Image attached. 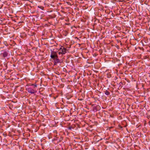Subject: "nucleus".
Returning a JSON list of instances; mask_svg holds the SVG:
<instances>
[{
  "label": "nucleus",
  "mask_w": 150,
  "mask_h": 150,
  "mask_svg": "<svg viewBox=\"0 0 150 150\" xmlns=\"http://www.w3.org/2000/svg\"><path fill=\"white\" fill-rule=\"evenodd\" d=\"M34 86H35V87H36V86H36V85H34Z\"/></svg>",
  "instance_id": "obj_6"
},
{
  "label": "nucleus",
  "mask_w": 150,
  "mask_h": 150,
  "mask_svg": "<svg viewBox=\"0 0 150 150\" xmlns=\"http://www.w3.org/2000/svg\"><path fill=\"white\" fill-rule=\"evenodd\" d=\"M28 91L29 93L31 94L34 93L36 92L34 89H33V88L31 87H29L28 88Z\"/></svg>",
  "instance_id": "obj_3"
},
{
  "label": "nucleus",
  "mask_w": 150,
  "mask_h": 150,
  "mask_svg": "<svg viewBox=\"0 0 150 150\" xmlns=\"http://www.w3.org/2000/svg\"><path fill=\"white\" fill-rule=\"evenodd\" d=\"M8 51H3V53H2V54L4 57H5L7 56L8 54Z\"/></svg>",
  "instance_id": "obj_4"
},
{
  "label": "nucleus",
  "mask_w": 150,
  "mask_h": 150,
  "mask_svg": "<svg viewBox=\"0 0 150 150\" xmlns=\"http://www.w3.org/2000/svg\"><path fill=\"white\" fill-rule=\"evenodd\" d=\"M105 94L107 95H108L110 94V93L107 91H105Z\"/></svg>",
  "instance_id": "obj_5"
},
{
  "label": "nucleus",
  "mask_w": 150,
  "mask_h": 150,
  "mask_svg": "<svg viewBox=\"0 0 150 150\" xmlns=\"http://www.w3.org/2000/svg\"><path fill=\"white\" fill-rule=\"evenodd\" d=\"M66 50L65 48L62 47L57 51V53L59 55L64 54L66 52Z\"/></svg>",
  "instance_id": "obj_2"
},
{
  "label": "nucleus",
  "mask_w": 150,
  "mask_h": 150,
  "mask_svg": "<svg viewBox=\"0 0 150 150\" xmlns=\"http://www.w3.org/2000/svg\"><path fill=\"white\" fill-rule=\"evenodd\" d=\"M50 57L53 59L54 65L61 63V60L59 59L56 52L54 51H52L51 53Z\"/></svg>",
  "instance_id": "obj_1"
}]
</instances>
